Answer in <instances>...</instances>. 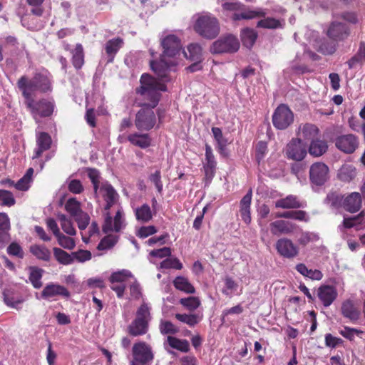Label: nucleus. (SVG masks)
Masks as SVG:
<instances>
[{"mask_svg":"<svg viewBox=\"0 0 365 365\" xmlns=\"http://www.w3.org/2000/svg\"><path fill=\"white\" fill-rule=\"evenodd\" d=\"M294 120L292 110L284 104L279 106L272 115L274 126L279 130L286 129Z\"/></svg>","mask_w":365,"mask_h":365,"instance_id":"6e6552de","label":"nucleus"},{"mask_svg":"<svg viewBox=\"0 0 365 365\" xmlns=\"http://www.w3.org/2000/svg\"><path fill=\"white\" fill-rule=\"evenodd\" d=\"M173 285L175 289L187 294H194L195 289L189 282L187 278L182 276H178L173 280Z\"/></svg>","mask_w":365,"mask_h":365,"instance_id":"2f4dec72","label":"nucleus"},{"mask_svg":"<svg viewBox=\"0 0 365 365\" xmlns=\"http://www.w3.org/2000/svg\"><path fill=\"white\" fill-rule=\"evenodd\" d=\"M7 253L9 255L16 257L22 259L24 257V253L22 247L16 242H11L7 247Z\"/></svg>","mask_w":365,"mask_h":365,"instance_id":"774afa93","label":"nucleus"},{"mask_svg":"<svg viewBox=\"0 0 365 365\" xmlns=\"http://www.w3.org/2000/svg\"><path fill=\"white\" fill-rule=\"evenodd\" d=\"M160 269H170L173 268L178 270H180L182 269V264L180 261L175 257V258H166L160 264Z\"/></svg>","mask_w":365,"mask_h":365,"instance_id":"680f3d73","label":"nucleus"},{"mask_svg":"<svg viewBox=\"0 0 365 365\" xmlns=\"http://www.w3.org/2000/svg\"><path fill=\"white\" fill-rule=\"evenodd\" d=\"M365 61V43L361 42L356 53L347 62L349 69L355 68L358 65H361Z\"/></svg>","mask_w":365,"mask_h":365,"instance_id":"f704fd0d","label":"nucleus"},{"mask_svg":"<svg viewBox=\"0 0 365 365\" xmlns=\"http://www.w3.org/2000/svg\"><path fill=\"white\" fill-rule=\"evenodd\" d=\"M167 342L171 348L182 352H187L190 350L189 342L185 339H180L175 336H168Z\"/></svg>","mask_w":365,"mask_h":365,"instance_id":"4c0bfd02","label":"nucleus"},{"mask_svg":"<svg viewBox=\"0 0 365 365\" xmlns=\"http://www.w3.org/2000/svg\"><path fill=\"white\" fill-rule=\"evenodd\" d=\"M161 45L163 48V54L160 61H150L151 69L162 80L168 76L169 63L165 60V56L173 57L179 53L182 48L180 40L174 34H169L161 39Z\"/></svg>","mask_w":365,"mask_h":365,"instance_id":"7ed1b4c3","label":"nucleus"},{"mask_svg":"<svg viewBox=\"0 0 365 365\" xmlns=\"http://www.w3.org/2000/svg\"><path fill=\"white\" fill-rule=\"evenodd\" d=\"M136 220L143 223L148 222L153 218V213L148 204H143L135 210Z\"/></svg>","mask_w":365,"mask_h":365,"instance_id":"c9c22d12","label":"nucleus"},{"mask_svg":"<svg viewBox=\"0 0 365 365\" xmlns=\"http://www.w3.org/2000/svg\"><path fill=\"white\" fill-rule=\"evenodd\" d=\"M275 248L280 256L287 259L296 257L299 252L298 246L286 237L279 239L276 242Z\"/></svg>","mask_w":365,"mask_h":365,"instance_id":"1a4fd4ad","label":"nucleus"},{"mask_svg":"<svg viewBox=\"0 0 365 365\" xmlns=\"http://www.w3.org/2000/svg\"><path fill=\"white\" fill-rule=\"evenodd\" d=\"M133 360L140 362H150L153 359V354L150 346L145 342L135 343L133 347Z\"/></svg>","mask_w":365,"mask_h":365,"instance_id":"2eb2a0df","label":"nucleus"},{"mask_svg":"<svg viewBox=\"0 0 365 365\" xmlns=\"http://www.w3.org/2000/svg\"><path fill=\"white\" fill-rule=\"evenodd\" d=\"M328 149L327 143L325 140L317 138L310 142L309 153L314 157H319L324 155Z\"/></svg>","mask_w":365,"mask_h":365,"instance_id":"cd10ccee","label":"nucleus"},{"mask_svg":"<svg viewBox=\"0 0 365 365\" xmlns=\"http://www.w3.org/2000/svg\"><path fill=\"white\" fill-rule=\"evenodd\" d=\"M184 54L187 58L200 61L202 58V48L198 43H190Z\"/></svg>","mask_w":365,"mask_h":365,"instance_id":"c03bdc74","label":"nucleus"},{"mask_svg":"<svg viewBox=\"0 0 365 365\" xmlns=\"http://www.w3.org/2000/svg\"><path fill=\"white\" fill-rule=\"evenodd\" d=\"M159 329L162 334H175L179 329L170 321L161 320L159 325Z\"/></svg>","mask_w":365,"mask_h":365,"instance_id":"13d9d810","label":"nucleus"},{"mask_svg":"<svg viewBox=\"0 0 365 365\" xmlns=\"http://www.w3.org/2000/svg\"><path fill=\"white\" fill-rule=\"evenodd\" d=\"M180 303L190 311L195 310L200 305V299L195 297L182 298L180 300Z\"/></svg>","mask_w":365,"mask_h":365,"instance_id":"bf43d9fd","label":"nucleus"},{"mask_svg":"<svg viewBox=\"0 0 365 365\" xmlns=\"http://www.w3.org/2000/svg\"><path fill=\"white\" fill-rule=\"evenodd\" d=\"M257 37V33L251 29H245L242 31L241 38L242 43L247 48L252 47Z\"/></svg>","mask_w":365,"mask_h":365,"instance_id":"79ce46f5","label":"nucleus"},{"mask_svg":"<svg viewBox=\"0 0 365 365\" xmlns=\"http://www.w3.org/2000/svg\"><path fill=\"white\" fill-rule=\"evenodd\" d=\"M58 296L68 297L70 293L63 286L53 283L47 284L41 292V297L46 299H50Z\"/></svg>","mask_w":365,"mask_h":365,"instance_id":"a211bd4d","label":"nucleus"},{"mask_svg":"<svg viewBox=\"0 0 365 365\" xmlns=\"http://www.w3.org/2000/svg\"><path fill=\"white\" fill-rule=\"evenodd\" d=\"M4 302L9 307L19 309V305L24 302L21 297H15L11 290L5 289L3 293Z\"/></svg>","mask_w":365,"mask_h":365,"instance_id":"7c9ffc66","label":"nucleus"},{"mask_svg":"<svg viewBox=\"0 0 365 365\" xmlns=\"http://www.w3.org/2000/svg\"><path fill=\"white\" fill-rule=\"evenodd\" d=\"M51 138L45 132H41L36 135V145L37 148L34 150L33 159L39 158L41 154L49 150L51 145Z\"/></svg>","mask_w":365,"mask_h":365,"instance_id":"412c9836","label":"nucleus"},{"mask_svg":"<svg viewBox=\"0 0 365 365\" xmlns=\"http://www.w3.org/2000/svg\"><path fill=\"white\" fill-rule=\"evenodd\" d=\"M356 175V170L352 165H344L338 173L339 178L344 182H350Z\"/></svg>","mask_w":365,"mask_h":365,"instance_id":"e433bc0d","label":"nucleus"},{"mask_svg":"<svg viewBox=\"0 0 365 365\" xmlns=\"http://www.w3.org/2000/svg\"><path fill=\"white\" fill-rule=\"evenodd\" d=\"M92 257V254L90 251L86 250H78V251L73 252V262L75 261L83 263L89 261Z\"/></svg>","mask_w":365,"mask_h":365,"instance_id":"e2e57ef3","label":"nucleus"},{"mask_svg":"<svg viewBox=\"0 0 365 365\" xmlns=\"http://www.w3.org/2000/svg\"><path fill=\"white\" fill-rule=\"evenodd\" d=\"M212 133L217 141L220 153H222L227 145V140L223 137L222 130L220 128L213 127L212 128Z\"/></svg>","mask_w":365,"mask_h":365,"instance_id":"864d4df0","label":"nucleus"},{"mask_svg":"<svg viewBox=\"0 0 365 365\" xmlns=\"http://www.w3.org/2000/svg\"><path fill=\"white\" fill-rule=\"evenodd\" d=\"M277 217L294 219L299 221L308 222L309 218L305 211H287L277 215Z\"/></svg>","mask_w":365,"mask_h":365,"instance_id":"de8ad7c7","label":"nucleus"},{"mask_svg":"<svg viewBox=\"0 0 365 365\" xmlns=\"http://www.w3.org/2000/svg\"><path fill=\"white\" fill-rule=\"evenodd\" d=\"M222 7L225 10L235 11L232 19L234 21H240L242 19H252L259 16H264L266 12L262 9L257 10H243L244 5L239 1L225 2L222 4Z\"/></svg>","mask_w":365,"mask_h":365,"instance_id":"39448f33","label":"nucleus"},{"mask_svg":"<svg viewBox=\"0 0 365 365\" xmlns=\"http://www.w3.org/2000/svg\"><path fill=\"white\" fill-rule=\"evenodd\" d=\"M335 145L339 150L350 154L357 148L359 140L353 134L342 135L336 138Z\"/></svg>","mask_w":365,"mask_h":365,"instance_id":"ddd939ff","label":"nucleus"},{"mask_svg":"<svg viewBox=\"0 0 365 365\" xmlns=\"http://www.w3.org/2000/svg\"><path fill=\"white\" fill-rule=\"evenodd\" d=\"M240 48L238 39L233 35L229 34L215 41L210 51L212 53H232Z\"/></svg>","mask_w":365,"mask_h":365,"instance_id":"0eeeda50","label":"nucleus"},{"mask_svg":"<svg viewBox=\"0 0 365 365\" xmlns=\"http://www.w3.org/2000/svg\"><path fill=\"white\" fill-rule=\"evenodd\" d=\"M150 311V304L143 301L136 311L135 319L149 323L152 319Z\"/></svg>","mask_w":365,"mask_h":365,"instance_id":"58836bf2","label":"nucleus"},{"mask_svg":"<svg viewBox=\"0 0 365 365\" xmlns=\"http://www.w3.org/2000/svg\"><path fill=\"white\" fill-rule=\"evenodd\" d=\"M319 134V129L313 124H305L301 128L300 135L307 140H314Z\"/></svg>","mask_w":365,"mask_h":365,"instance_id":"37998d69","label":"nucleus"},{"mask_svg":"<svg viewBox=\"0 0 365 365\" xmlns=\"http://www.w3.org/2000/svg\"><path fill=\"white\" fill-rule=\"evenodd\" d=\"M53 255L56 261L63 265H68L73 263V252L69 254L58 247L53 248Z\"/></svg>","mask_w":365,"mask_h":365,"instance_id":"ea45409f","label":"nucleus"},{"mask_svg":"<svg viewBox=\"0 0 365 365\" xmlns=\"http://www.w3.org/2000/svg\"><path fill=\"white\" fill-rule=\"evenodd\" d=\"M284 24V21L282 20L276 19L274 18L267 17L259 20L257 26L263 29H275L278 28H282Z\"/></svg>","mask_w":365,"mask_h":365,"instance_id":"a19ab883","label":"nucleus"},{"mask_svg":"<svg viewBox=\"0 0 365 365\" xmlns=\"http://www.w3.org/2000/svg\"><path fill=\"white\" fill-rule=\"evenodd\" d=\"M309 178L312 183L322 185L329 178V168L323 163H315L310 167Z\"/></svg>","mask_w":365,"mask_h":365,"instance_id":"9b49d317","label":"nucleus"},{"mask_svg":"<svg viewBox=\"0 0 365 365\" xmlns=\"http://www.w3.org/2000/svg\"><path fill=\"white\" fill-rule=\"evenodd\" d=\"M55 107V102L53 99L42 98L35 101L32 105L29 103V110L37 123L40 122L41 118L51 116Z\"/></svg>","mask_w":365,"mask_h":365,"instance_id":"423d86ee","label":"nucleus"},{"mask_svg":"<svg viewBox=\"0 0 365 365\" xmlns=\"http://www.w3.org/2000/svg\"><path fill=\"white\" fill-rule=\"evenodd\" d=\"M149 323L137 319H135L128 326V332L130 335L137 336L145 334L148 330Z\"/></svg>","mask_w":365,"mask_h":365,"instance_id":"c85d7f7f","label":"nucleus"},{"mask_svg":"<svg viewBox=\"0 0 365 365\" xmlns=\"http://www.w3.org/2000/svg\"><path fill=\"white\" fill-rule=\"evenodd\" d=\"M11 228L9 216L4 212H0V235L3 237L11 240L9 230Z\"/></svg>","mask_w":365,"mask_h":365,"instance_id":"a18cd8bd","label":"nucleus"},{"mask_svg":"<svg viewBox=\"0 0 365 365\" xmlns=\"http://www.w3.org/2000/svg\"><path fill=\"white\" fill-rule=\"evenodd\" d=\"M341 314L349 319L351 322H356L361 315L360 310L356 306L354 302L351 299H346L341 304Z\"/></svg>","mask_w":365,"mask_h":365,"instance_id":"aec40b11","label":"nucleus"},{"mask_svg":"<svg viewBox=\"0 0 365 365\" xmlns=\"http://www.w3.org/2000/svg\"><path fill=\"white\" fill-rule=\"evenodd\" d=\"M285 154L289 159L302 160L307 155L306 145L300 139H292L286 147Z\"/></svg>","mask_w":365,"mask_h":365,"instance_id":"9d476101","label":"nucleus"},{"mask_svg":"<svg viewBox=\"0 0 365 365\" xmlns=\"http://www.w3.org/2000/svg\"><path fill=\"white\" fill-rule=\"evenodd\" d=\"M327 34L331 39L336 42L344 41L350 35V28L344 23L333 21Z\"/></svg>","mask_w":365,"mask_h":365,"instance_id":"f8f14e48","label":"nucleus"},{"mask_svg":"<svg viewBox=\"0 0 365 365\" xmlns=\"http://www.w3.org/2000/svg\"><path fill=\"white\" fill-rule=\"evenodd\" d=\"M42 273L43 270L41 269L36 267H33L31 269L29 280L33 286L36 289H38L42 286V283L41 282Z\"/></svg>","mask_w":365,"mask_h":365,"instance_id":"6e6d98bb","label":"nucleus"},{"mask_svg":"<svg viewBox=\"0 0 365 365\" xmlns=\"http://www.w3.org/2000/svg\"><path fill=\"white\" fill-rule=\"evenodd\" d=\"M118 237L114 235H107L103 238L98 245V250H108L111 249L117 242Z\"/></svg>","mask_w":365,"mask_h":365,"instance_id":"5fc2aeb1","label":"nucleus"},{"mask_svg":"<svg viewBox=\"0 0 365 365\" xmlns=\"http://www.w3.org/2000/svg\"><path fill=\"white\" fill-rule=\"evenodd\" d=\"M270 232L273 235H289L297 228V225L289 221L278 220L269 225Z\"/></svg>","mask_w":365,"mask_h":365,"instance_id":"f3484780","label":"nucleus"},{"mask_svg":"<svg viewBox=\"0 0 365 365\" xmlns=\"http://www.w3.org/2000/svg\"><path fill=\"white\" fill-rule=\"evenodd\" d=\"M324 202L332 208H337L341 205V197L336 192H331L327 195Z\"/></svg>","mask_w":365,"mask_h":365,"instance_id":"69168bd1","label":"nucleus"},{"mask_svg":"<svg viewBox=\"0 0 365 365\" xmlns=\"http://www.w3.org/2000/svg\"><path fill=\"white\" fill-rule=\"evenodd\" d=\"M203 168L206 179L211 180L215 175L216 161L212 148L208 144H205V161Z\"/></svg>","mask_w":365,"mask_h":365,"instance_id":"6ab92c4d","label":"nucleus"},{"mask_svg":"<svg viewBox=\"0 0 365 365\" xmlns=\"http://www.w3.org/2000/svg\"><path fill=\"white\" fill-rule=\"evenodd\" d=\"M132 277L133 274L129 270L122 269L112 273L109 277V282H110V284L125 283L128 278Z\"/></svg>","mask_w":365,"mask_h":365,"instance_id":"3c124183","label":"nucleus"},{"mask_svg":"<svg viewBox=\"0 0 365 365\" xmlns=\"http://www.w3.org/2000/svg\"><path fill=\"white\" fill-rule=\"evenodd\" d=\"M252 190L250 189L240 202V214L242 220L246 223L251 222L250 205L252 202Z\"/></svg>","mask_w":365,"mask_h":365,"instance_id":"4be33fe9","label":"nucleus"},{"mask_svg":"<svg viewBox=\"0 0 365 365\" xmlns=\"http://www.w3.org/2000/svg\"><path fill=\"white\" fill-rule=\"evenodd\" d=\"M28 87L30 91L39 90L43 93L51 91L52 90V86L50 75L46 73H36L34 77L29 81Z\"/></svg>","mask_w":365,"mask_h":365,"instance_id":"4468645a","label":"nucleus"},{"mask_svg":"<svg viewBox=\"0 0 365 365\" xmlns=\"http://www.w3.org/2000/svg\"><path fill=\"white\" fill-rule=\"evenodd\" d=\"M336 289L331 285H322L317 289V297L324 307H329L336 299Z\"/></svg>","mask_w":365,"mask_h":365,"instance_id":"dca6fc26","label":"nucleus"},{"mask_svg":"<svg viewBox=\"0 0 365 365\" xmlns=\"http://www.w3.org/2000/svg\"><path fill=\"white\" fill-rule=\"evenodd\" d=\"M319 237L317 234L310 232H303L301 233L298 242L299 245L305 246L311 242H316L319 240Z\"/></svg>","mask_w":365,"mask_h":365,"instance_id":"0e129e2a","label":"nucleus"},{"mask_svg":"<svg viewBox=\"0 0 365 365\" xmlns=\"http://www.w3.org/2000/svg\"><path fill=\"white\" fill-rule=\"evenodd\" d=\"M99 189L106 202L103 214L105 221L103 225V231L106 233L113 231L118 232L125 226L123 210L122 207L119 206L113 218L109 210L117 203L119 195L114 187L108 182L102 183Z\"/></svg>","mask_w":365,"mask_h":365,"instance_id":"f03ea898","label":"nucleus"},{"mask_svg":"<svg viewBox=\"0 0 365 365\" xmlns=\"http://www.w3.org/2000/svg\"><path fill=\"white\" fill-rule=\"evenodd\" d=\"M128 140L133 145L145 149L150 146L151 138L149 134H141L139 133H133L128 136Z\"/></svg>","mask_w":365,"mask_h":365,"instance_id":"393cba45","label":"nucleus"},{"mask_svg":"<svg viewBox=\"0 0 365 365\" xmlns=\"http://www.w3.org/2000/svg\"><path fill=\"white\" fill-rule=\"evenodd\" d=\"M0 201L1 205L8 207H11L16 203L14 195L10 191L1 189H0Z\"/></svg>","mask_w":365,"mask_h":365,"instance_id":"052dcab7","label":"nucleus"},{"mask_svg":"<svg viewBox=\"0 0 365 365\" xmlns=\"http://www.w3.org/2000/svg\"><path fill=\"white\" fill-rule=\"evenodd\" d=\"M339 334L344 338L349 341L354 340L356 335L363 334V331L356 328H351L349 327H344L343 329L339 330Z\"/></svg>","mask_w":365,"mask_h":365,"instance_id":"338daca9","label":"nucleus"},{"mask_svg":"<svg viewBox=\"0 0 365 365\" xmlns=\"http://www.w3.org/2000/svg\"><path fill=\"white\" fill-rule=\"evenodd\" d=\"M58 244L64 249L71 250L76 247L75 240L71 237L66 236L61 232L56 237Z\"/></svg>","mask_w":365,"mask_h":365,"instance_id":"4d7b16f0","label":"nucleus"},{"mask_svg":"<svg viewBox=\"0 0 365 365\" xmlns=\"http://www.w3.org/2000/svg\"><path fill=\"white\" fill-rule=\"evenodd\" d=\"M28 79L26 76L21 77L17 83L19 88L22 91V95L25 98V104L29 109V103L31 105L35 102V101L31 98V92L34 91H30L28 84Z\"/></svg>","mask_w":365,"mask_h":365,"instance_id":"72a5a7b5","label":"nucleus"},{"mask_svg":"<svg viewBox=\"0 0 365 365\" xmlns=\"http://www.w3.org/2000/svg\"><path fill=\"white\" fill-rule=\"evenodd\" d=\"M275 207L282 209H297L302 207V204L295 195H289L275 202Z\"/></svg>","mask_w":365,"mask_h":365,"instance_id":"bb28decb","label":"nucleus"},{"mask_svg":"<svg viewBox=\"0 0 365 365\" xmlns=\"http://www.w3.org/2000/svg\"><path fill=\"white\" fill-rule=\"evenodd\" d=\"M344 209L350 212L358 211L361 207V197L360 193L354 192L349 194L344 200Z\"/></svg>","mask_w":365,"mask_h":365,"instance_id":"b1692460","label":"nucleus"},{"mask_svg":"<svg viewBox=\"0 0 365 365\" xmlns=\"http://www.w3.org/2000/svg\"><path fill=\"white\" fill-rule=\"evenodd\" d=\"M123 39L117 37L108 41L105 44V51L107 56V62L112 63L120 48L123 46Z\"/></svg>","mask_w":365,"mask_h":365,"instance_id":"5701e85b","label":"nucleus"},{"mask_svg":"<svg viewBox=\"0 0 365 365\" xmlns=\"http://www.w3.org/2000/svg\"><path fill=\"white\" fill-rule=\"evenodd\" d=\"M295 268L302 276L312 280H321L323 277V274L320 270L308 269L303 263L297 264Z\"/></svg>","mask_w":365,"mask_h":365,"instance_id":"c756f323","label":"nucleus"},{"mask_svg":"<svg viewBox=\"0 0 365 365\" xmlns=\"http://www.w3.org/2000/svg\"><path fill=\"white\" fill-rule=\"evenodd\" d=\"M30 252L37 259L48 262L51 259V252L44 245H32L29 248Z\"/></svg>","mask_w":365,"mask_h":365,"instance_id":"473e14b6","label":"nucleus"},{"mask_svg":"<svg viewBox=\"0 0 365 365\" xmlns=\"http://www.w3.org/2000/svg\"><path fill=\"white\" fill-rule=\"evenodd\" d=\"M343 226L345 228H355L356 230H360L365 228V212H361L358 215L344 218L343 220Z\"/></svg>","mask_w":365,"mask_h":365,"instance_id":"a878e982","label":"nucleus"},{"mask_svg":"<svg viewBox=\"0 0 365 365\" xmlns=\"http://www.w3.org/2000/svg\"><path fill=\"white\" fill-rule=\"evenodd\" d=\"M140 87L137 93L150 101L145 104L148 108L140 109L135 115V125L140 131L151 130L156 123V117L153 110L160 100V91H166V86L150 75L144 73L141 76Z\"/></svg>","mask_w":365,"mask_h":365,"instance_id":"f257e3e1","label":"nucleus"},{"mask_svg":"<svg viewBox=\"0 0 365 365\" xmlns=\"http://www.w3.org/2000/svg\"><path fill=\"white\" fill-rule=\"evenodd\" d=\"M72 62L73 66L79 69L84 63L83 48L81 44L78 43L73 52Z\"/></svg>","mask_w":365,"mask_h":365,"instance_id":"49530a36","label":"nucleus"},{"mask_svg":"<svg viewBox=\"0 0 365 365\" xmlns=\"http://www.w3.org/2000/svg\"><path fill=\"white\" fill-rule=\"evenodd\" d=\"M58 220L60 222L62 230L68 235L74 236L76 234V231L73 226V224L70 219H68L65 215L59 214L58 215Z\"/></svg>","mask_w":365,"mask_h":365,"instance_id":"8fccbe9b","label":"nucleus"},{"mask_svg":"<svg viewBox=\"0 0 365 365\" xmlns=\"http://www.w3.org/2000/svg\"><path fill=\"white\" fill-rule=\"evenodd\" d=\"M65 208L66 211L73 217H78L83 213L81 208V203L76 198H70L67 200Z\"/></svg>","mask_w":365,"mask_h":365,"instance_id":"09e8293b","label":"nucleus"},{"mask_svg":"<svg viewBox=\"0 0 365 365\" xmlns=\"http://www.w3.org/2000/svg\"><path fill=\"white\" fill-rule=\"evenodd\" d=\"M194 30L200 36L207 38H215L220 33V25L217 19L211 14L198 16L194 24Z\"/></svg>","mask_w":365,"mask_h":365,"instance_id":"20e7f679","label":"nucleus"},{"mask_svg":"<svg viewBox=\"0 0 365 365\" xmlns=\"http://www.w3.org/2000/svg\"><path fill=\"white\" fill-rule=\"evenodd\" d=\"M175 318L190 327L195 326L200 321V317L197 314H176Z\"/></svg>","mask_w":365,"mask_h":365,"instance_id":"603ef678","label":"nucleus"}]
</instances>
